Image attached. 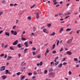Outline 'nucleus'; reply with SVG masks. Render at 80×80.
<instances>
[{
    "mask_svg": "<svg viewBox=\"0 0 80 80\" xmlns=\"http://www.w3.org/2000/svg\"><path fill=\"white\" fill-rule=\"evenodd\" d=\"M63 48H61V50H60V52H62V51H63Z\"/></svg>",
    "mask_w": 80,
    "mask_h": 80,
    "instance_id": "nucleus-42",
    "label": "nucleus"
},
{
    "mask_svg": "<svg viewBox=\"0 0 80 80\" xmlns=\"http://www.w3.org/2000/svg\"><path fill=\"white\" fill-rule=\"evenodd\" d=\"M32 49L33 51L36 50V48H35V47H33V48H32Z\"/></svg>",
    "mask_w": 80,
    "mask_h": 80,
    "instance_id": "nucleus-28",
    "label": "nucleus"
},
{
    "mask_svg": "<svg viewBox=\"0 0 80 80\" xmlns=\"http://www.w3.org/2000/svg\"><path fill=\"white\" fill-rule=\"evenodd\" d=\"M11 33L12 35H17V31L13 30H11Z\"/></svg>",
    "mask_w": 80,
    "mask_h": 80,
    "instance_id": "nucleus-1",
    "label": "nucleus"
},
{
    "mask_svg": "<svg viewBox=\"0 0 80 80\" xmlns=\"http://www.w3.org/2000/svg\"><path fill=\"white\" fill-rule=\"evenodd\" d=\"M42 64H43V62L42 61L40 62V64H39L40 66H42Z\"/></svg>",
    "mask_w": 80,
    "mask_h": 80,
    "instance_id": "nucleus-30",
    "label": "nucleus"
},
{
    "mask_svg": "<svg viewBox=\"0 0 80 80\" xmlns=\"http://www.w3.org/2000/svg\"><path fill=\"white\" fill-rule=\"evenodd\" d=\"M18 58H20V57H21V54L20 53L18 54Z\"/></svg>",
    "mask_w": 80,
    "mask_h": 80,
    "instance_id": "nucleus-47",
    "label": "nucleus"
},
{
    "mask_svg": "<svg viewBox=\"0 0 80 80\" xmlns=\"http://www.w3.org/2000/svg\"><path fill=\"white\" fill-rule=\"evenodd\" d=\"M22 40H23V41H25L27 40L26 38H24L23 37L22 38H21Z\"/></svg>",
    "mask_w": 80,
    "mask_h": 80,
    "instance_id": "nucleus-13",
    "label": "nucleus"
},
{
    "mask_svg": "<svg viewBox=\"0 0 80 80\" xmlns=\"http://www.w3.org/2000/svg\"><path fill=\"white\" fill-rule=\"evenodd\" d=\"M56 52H56V51H54L52 52V53H53L54 54H55V53H56Z\"/></svg>",
    "mask_w": 80,
    "mask_h": 80,
    "instance_id": "nucleus-41",
    "label": "nucleus"
},
{
    "mask_svg": "<svg viewBox=\"0 0 80 80\" xmlns=\"http://www.w3.org/2000/svg\"><path fill=\"white\" fill-rule=\"evenodd\" d=\"M12 58V57H11V56H8V58H7V60H10V58Z\"/></svg>",
    "mask_w": 80,
    "mask_h": 80,
    "instance_id": "nucleus-12",
    "label": "nucleus"
},
{
    "mask_svg": "<svg viewBox=\"0 0 80 80\" xmlns=\"http://www.w3.org/2000/svg\"><path fill=\"white\" fill-rule=\"evenodd\" d=\"M13 5H14V4H12V3H11L10 4V6H13Z\"/></svg>",
    "mask_w": 80,
    "mask_h": 80,
    "instance_id": "nucleus-59",
    "label": "nucleus"
},
{
    "mask_svg": "<svg viewBox=\"0 0 80 80\" xmlns=\"http://www.w3.org/2000/svg\"><path fill=\"white\" fill-rule=\"evenodd\" d=\"M71 30V29H69V28L66 29V31H70Z\"/></svg>",
    "mask_w": 80,
    "mask_h": 80,
    "instance_id": "nucleus-46",
    "label": "nucleus"
},
{
    "mask_svg": "<svg viewBox=\"0 0 80 80\" xmlns=\"http://www.w3.org/2000/svg\"><path fill=\"white\" fill-rule=\"evenodd\" d=\"M5 68L6 67L5 66H2L0 69V72L4 71L5 70Z\"/></svg>",
    "mask_w": 80,
    "mask_h": 80,
    "instance_id": "nucleus-2",
    "label": "nucleus"
},
{
    "mask_svg": "<svg viewBox=\"0 0 80 80\" xmlns=\"http://www.w3.org/2000/svg\"><path fill=\"white\" fill-rule=\"evenodd\" d=\"M46 31H47V29H46L44 28L43 29V32L44 33L46 32Z\"/></svg>",
    "mask_w": 80,
    "mask_h": 80,
    "instance_id": "nucleus-36",
    "label": "nucleus"
},
{
    "mask_svg": "<svg viewBox=\"0 0 80 80\" xmlns=\"http://www.w3.org/2000/svg\"><path fill=\"white\" fill-rule=\"evenodd\" d=\"M4 55H5V54H4V53H2V54H1L0 55V57H4Z\"/></svg>",
    "mask_w": 80,
    "mask_h": 80,
    "instance_id": "nucleus-23",
    "label": "nucleus"
},
{
    "mask_svg": "<svg viewBox=\"0 0 80 80\" xmlns=\"http://www.w3.org/2000/svg\"><path fill=\"white\" fill-rule=\"evenodd\" d=\"M58 64V62H55L54 64V65H57Z\"/></svg>",
    "mask_w": 80,
    "mask_h": 80,
    "instance_id": "nucleus-35",
    "label": "nucleus"
},
{
    "mask_svg": "<svg viewBox=\"0 0 80 80\" xmlns=\"http://www.w3.org/2000/svg\"><path fill=\"white\" fill-rule=\"evenodd\" d=\"M9 72V71H8V70H6L5 74H6L7 75V74H8Z\"/></svg>",
    "mask_w": 80,
    "mask_h": 80,
    "instance_id": "nucleus-22",
    "label": "nucleus"
},
{
    "mask_svg": "<svg viewBox=\"0 0 80 80\" xmlns=\"http://www.w3.org/2000/svg\"><path fill=\"white\" fill-rule=\"evenodd\" d=\"M59 43V40H58V42H57V44H56L57 45H58Z\"/></svg>",
    "mask_w": 80,
    "mask_h": 80,
    "instance_id": "nucleus-50",
    "label": "nucleus"
},
{
    "mask_svg": "<svg viewBox=\"0 0 80 80\" xmlns=\"http://www.w3.org/2000/svg\"><path fill=\"white\" fill-rule=\"evenodd\" d=\"M17 5H18V4L17 3H15L14 4V6H17Z\"/></svg>",
    "mask_w": 80,
    "mask_h": 80,
    "instance_id": "nucleus-63",
    "label": "nucleus"
},
{
    "mask_svg": "<svg viewBox=\"0 0 80 80\" xmlns=\"http://www.w3.org/2000/svg\"><path fill=\"white\" fill-rule=\"evenodd\" d=\"M52 65H55V62H51V65L52 66Z\"/></svg>",
    "mask_w": 80,
    "mask_h": 80,
    "instance_id": "nucleus-17",
    "label": "nucleus"
},
{
    "mask_svg": "<svg viewBox=\"0 0 80 80\" xmlns=\"http://www.w3.org/2000/svg\"><path fill=\"white\" fill-rule=\"evenodd\" d=\"M51 24H48L47 26L48 27H51Z\"/></svg>",
    "mask_w": 80,
    "mask_h": 80,
    "instance_id": "nucleus-29",
    "label": "nucleus"
},
{
    "mask_svg": "<svg viewBox=\"0 0 80 80\" xmlns=\"http://www.w3.org/2000/svg\"><path fill=\"white\" fill-rule=\"evenodd\" d=\"M53 70L52 68H50L48 69V72H53Z\"/></svg>",
    "mask_w": 80,
    "mask_h": 80,
    "instance_id": "nucleus-9",
    "label": "nucleus"
},
{
    "mask_svg": "<svg viewBox=\"0 0 80 80\" xmlns=\"http://www.w3.org/2000/svg\"><path fill=\"white\" fill-rule=\"evenodd\" d=\"M28 20H31V17L30 16H29L28 18Z\"/></svg>",
    "mask_w": 80,
    "mask_h": 80,
    "instance_id": "nucleus-45",
    "label": "nucleus"
},
{
    "mask_svg": "<svg viewBox=\"0 0 80 80\" xmlns=\"http://www.w3.org/2000/svg\"><path fill=\"white\" fill-rule=\"evenodd\" d=\"M74 60L75 62H77L78 61V59L75 58H74Z\"/></svg>",
    "mask_w": 80,
    "mask_h": 80,
    "instance_id": "nucleus-24",
    "label": "nucleus"
},
{
    "mask_svg": "<svg viewBox=\"0 0 80 80\" xmlns=\"http://www.w3.org/2000/svg\"><path fill=\"white\" fill-rule=\"evenodd\" d=\"M68 74L69 75H72V72L71 71H69Z\"/></svg>",
    "mask_w": 80,
    "mask_h": 80,
    "instance_id": "nucleus-33",
    "label": "nucleus"
},
{
    "mask_svg": "<svg viewBox=\"0 0 80 80\" xmlns=\"http://www.w3.org/2000/svg\"><path fill=\"white\" fill-rule=\"evenodd\" d=\"M58 14H56V15H55V16H54V17H58Z\"/></svg>",
    "mask_w": 80,
    "mask_h": 80,
    "instance_id": "nucleus-61",
    "label": "nucleus"
},
{
    "mask_svg": "<svg viewBox=\"0 0 80 80\" xmlns=\"http://www.w3.org/2000/svg\"><path fill=\"white\" fill-rule=\"evenodd\" d=\"M59 6H60V5H59V4H57L56 5V7H59Z\"/></svg>",
    "mask_w": 80,
    "mask_h": 80,
    "instance_id": "nucleus-55",
    "label": "nucleus"
},
{
    "mask_svg": "<svg viewBox=\"0 0 80 80\" xmlns=\"http://www.w3.org/2000/svg\"><path fill=\"white\" fill-rule=\"evenodd\" d=\"M55 35V32H52V33L51 34V36H54Z\"/></svg>",
    "mask_w": 80,
    "mask_h": 80,
    "instance_id": "nucleus-14",
    "label": "nucleus"
},
{
    "mask_svg": "<svg viewBox=\"0 0 80 80\" xmlns=\"http://www.w3.org/2000/svg\"><path fill=\"white\" fill-rule=\"evenodd\" d=\"M63 28H61L60 29L59 32H63Z\"/></svg>",
    "mask_w": 80,
    "mask_h": 80,
    "instance_id": "nucleus-16",
    "label": "nucleus"
},
{
    "mask_svg": "<svg viewBox=\"0 0 80 80\" xmlns=\"http://www.w3.org/2000/svg\"><path fill=\"white\" fill-rule=\"evenodd\" d=\"M4 57H5V58H7V55L5 54V56H4Z\"/></svg>",
    "mask_w": 80,
    "mask_h": 80,
    "instance_id": "nucleus-51",
    "label": "nucleus"
},
{
    "mask_svg": "<svg viewBox=\"0 0 80 80\" xmlns=\"http://www.w3.org/2000/svg\"><path fill=\"white\" fill-rule=\"evenodd\" d=\"M18 19H17L16 20V23H18Z\"/></svg>",
    "mask_w": 80,
    "mask_h": 80,
    "instance_id": "nucleus-56",
    "label": "nucleus"
},
{
    "mask_svg": "<svg viewBox=\"0 0 80 80\" xmlns=\"http://www.w3.org/2000/svg\"><path fill=\"white\" fill-rule=\"evenodd\" d=\"M17 46L18 48H21V45L20 44V43L18 44L17 45Z\"/></svg>",
    "mask_w": 80,
    "mask_h": 80,
    "instance_id": "nucleus-20",
    "label": "nucleus"
},
{
    "mask_svg": "<svg viewBox=\"0 0 80 80\" xmlns=\"http://www.w3.org/2000/svg\"><path fill=\"white\" fill-rule=\"evenodd\" d=\"M6 2H7L5 0L2 1V3H5Z\"/></svg>",
    "mask_w": 80,
    "mask_h": 80,
    "instance_id": "nucleus-34",
    "label": "nucleus"
},
{
    "mask_svg": "<svg viewBox=\"0 0 80 80\" xmlns=\"http://www.w3.org/2000/svg\"><path fill=\"white\" fill-rule=\"evenodd\" d=\"M3 12H0V16H1L2 15V14L3 13Z\"/></svg>",
    "mask_w": 80,
    "mask_h": 80,
    "instance_id": "nucleus-44",
    "label": "nucleus"
},
{
    "mask_svg": "<svg viewBox=\"0 0 80 80\" xmlns=\"http://www.w3.org/2000/svg\"><path fill=\"white\" fill-rule=\"evenodd\" d=\"M21 73H20V72H19L17 73V75L19 76V75H20Z\"/></svg>",
    "mask_w": 80,
    "mask_h": 80,
    "instance_id": "nucleus-39",
    "label": "nucleus"
},
{
    "mask_svg": "<svg viewBox=\"0 0 80 80\" xmlns=\"http://www.w3.org/2000/svg\"><path fill=\"white\" fill-rule=\"evenodd\" d=\"M3 31L2 30H1L0 31V34H1V33H2V32H3Z\"/></svg>",
    "mask_w": 80,
    "mask_h": 80,
    "instance_id": "nucleus-62",
    "label": "nucleus"
},
{
    "mask_svg": "<svg viewBox=\"0 0 80 80\" xmlns=\"http://www.w3.org/2000/svg\"><path fill=\"white\" fill-rule=\"evenodd\" d=\"M18 43V40H16L13 43V45H17Z\"/></svg>",
    "mask_w": 80,
    "mask_h": 80,
    "instance_id": "nucleus-3",
    "label": "nucleus"
},
{
    "mask_svg": "<svg viewBox=\"0 0 80 80\" xmlns=\"http://www.w3.org/2000/svg\"><path fill=\"white\" fill-rule=\"evenodd\" d=\"M55 47V44H54L53 45V47L52 48V49H54Z\"/></svg>",
    "mask_w": 80,
    "mask_h": 80,
    "instance_id": "nucleus-25",
    "label": "nucleus"
},
{
    "mask_svg": "<svg viewBox=\"0 0 80 80\" xmlns=\"http://www.w3.org/2000/svg\"><path fill=\"white\" fill-rule=\"evenodd\" d=\"M70 14H71V12H68L67 13H66L65 14V15H70Z\"/></svg>",
    "mask_w": 80,
    "mask_h": 80,
    "instance_id": "nucleus-19",
    "label": "nucleus"
},
{
    "mask_svg": "<svg viewBox=\"0 0 80 80\" xmlns=\"http://www.w3.org/2000/svg\"><path fill=\"white\" fill-rule=\"evenodd\" d=\"M58 67L59 68H62V64L60 63L59 65H58Z\"/></svg>",
    "mask_w": 80,
    "mask_h": 80,
    "instance_id": "nucleus-18",
    "label": "nucleus"
},
{
    "mask_svg": "<svg viewBox=\"0 0 80 80\" xmlns=\"http://www.w3.org/2000/svg\"><path fill=\"white\" fill-rule=\"evenodd\" d=\"M67 53L68 55H72V52L69 51L67 52Z\"/></svg>",
    "mask_w": 80,
    "mask_h": 80,
    "instance_id": "nucleus-10",
    "label": "nucleus"
},
{
    "mask_svg": "<svg viewBox=\"0 0 80 80\" xmlns=\"http://www.w3.org/2000/svg\"><path fill=\"white\" fill-rule=\"evenodd\" d=\"M76 67L77 68H78V67H79V65L78 64L76 65Z\"/></svg>",
    "mask_w": 80,
    "mask_h": 80,
    "instance_id": "nucleus-49",
    "label": "nucleus"
},
{
    "mask_svg": "<svg viewBox=\"0 0 80 80\" xmlns=\"http://www.w3.org/2000/svg\"><path fill=\"white\" fill-rule=\"evenodd\" d=\"M33 28V32H35V31H36V30H37V28H35V27H34Z\"/></svg>",
    "mask_w": 80,
    "mask_h": 80,
    "instance_id": "nucleus-21",
    "label": "nucleus"
},
{
    "mask_svg": "<svg viewBox=\"0 0 80 80\" xmlns=\"http://www.w3.org/2000/svg\"><path fill=\"white\" fill-rule=\"evenodd\" d=\"M72 39H70V40H68L67 42V43L68 44H70L72 42Z\"/></svg>",
    "mask_w": 80,
    "mask_h": 80,
    "instance_id": "nucleus-4",
    "label": "nucleus"
},
{
    "mask_svg": "<svg viewBox=\"0 0 80 80\" xmlns=\"http://www.w3.org/2000/svg\"><path fill=\"white\" fill-rule=\"evenodd\" d=\"M1 46L3 48V47H4V46H5V44L4 43H2L1 44Z\"/></svg>",
    "mask_w": 80,
    "mask_h": 80,
    "instance_id": "nucleus-27",
    "label": "nucleus"
},
{
    "mask_svg": "<svg viewBox=\"0 0 80 80\" xmlns=\"http://www.w3.org/2000/svg\"><path fill=\"white\" fill-rule=\"evenodd\" d=\"M28 48H26L24 49V53H25L27 51H28Z\"/></svg>",
    "mask_w": 80,
    "mask_h": 80,
    "instance_id": "nucleus-15",
    "label": "nucleus"
},
{
    "mask_svg": "<svg viewBox=\"0 0 80 80\" xmlns=\"http://www.w3.org/2000/svg\"><path fill=\"white\" fill-rule=\"evenodd\" d=\"M15 28H16V26H13V29H15Z\"/></svg>",
    "mask_w": 80,
    "mask_h": 80,
    "instance_id": "nucleus-52",
    "label": "nucleus"
},
{
    "mask_svg": "<svg viewBox=\"0 0 80 80\" xmlns=\"http://www.w3.org/2000/svg\"><path fill=\"white\" fill-rule=\"evenodd\" d=\"M29 43H30V44H32V42L31 41H29Z\"/></svg>",
    "mask_w": 80,
    "mask_h": 80,
    "instance_id": "nucleus-53",
    "label": "nucleus"
},
{
    "mask_svg": "<svg viewBox=\"0 0 80 80\" xmlns=\"http://www.w3.org/2000/svg\"><path fill=\"white\" fill-rule=\"evenodd\" d=\"M3 80H4V79H6V78H7V76H6L4 75L3 76H1Z\"/></svg>",
    "mask_w": 80,
    "mask_h": 80,
    "instance_id": "nucleus-5",
    "label": "nucleus"
},
{
    "mask_svg": "<svg viewBox=\"0 0 80 80\" xmlns=\"http://www.w3.org/2000/svg\"><path fill=\"white\" fill-rule=\"evenodd\" d=\"M77 14H78V12H77L75 13H74L73 15H76Z\"/></svg>",
    "mask_w": 80,
    "mask_h": 80,
    "instance_id": "nucleus-60",
    "label": "nucleus"
},
{
    "mask_svg": "<svg viewBox=\"0 0 80 80\" xmlns=\"http://www.w3.org/2000/svg\"><path fill=\"white\" fill-rule=\"evenodd\" d=\"M49 50H48V48H47V49H46V53H48V52H49Z\"/></svg>",
    "mask_w": 80,
    "mask_h": 80,
    "instance_id": "nucleus-31",
    "label": "nucleus"
},
{
    "mask_svg": "<svg viewBox=\"0 0 80 80\" xmlns=\"http://www.w3.org/2000/svg\"><path fill=\"white\" fill-rule=\"evenodd\" d=\"M67 62H64L63 63L62 65H67Z\"/></svg>",
    "mask_w": 80,
    "mask_h": 80,
    "instance_id": "nucleus-38",
    "label": "nucleus"
},
{
    "mask_svg": "<svg viewBox=\"0 0 80 80\" xmlns=\"http://www.w3.org/2000/svg\"><path fill=\"white\" fill-rule=\"evenodd\" d=\"M7 47H8V45H6L5 46H4V48H6Z\"/></svg>",
    "mask_w": 80,
    "mask_h": 80,
    "instance_id": "nucleus-43",
    "label": "nucleus"
},
{
    "mask_svg": "<svg viewBox=\"0 0 80 80\" xmlns=\"http://www.w3.org/2000/svg\"><path fill=\"white\" fill-rule=\"evenodd\" d=\"M53 2L54 3V5H55L57 4V2L56 1V0H53Z\"/></svg>",
    "mask_w": 80,
    "mask_h": 80,
    "instance_id": "nucleus-7",
    "label": "nucleus"
},
{
    "mask_svg": "<svg viewBox=\"0 0 80 80\" xmlns=\"http://www.w3.org/2000/svg\"><path fill=\"white\" fill-rule=\"evenodd\" d=\"M79 31H80V30H78L77 31V33L78 34V33H79Z\"/></svg>",
    "mask_w": 80,
    "mask_h": 80,
    "instance_id": "nucleus-57",
    "label": "nucleus"
},
{
    "mask_svg": "<svg viewBox=\"0 0 80 80\" xmlns=\"http://www.w3.org/2000/svg\"><path fill=\"white\" fill-rule=\"evenodd\" d=\"M24 45L26 47H28V42H24Z\"/></svg>",
    "mask_w": 80,
    "mask_h": 80,
    "instance_id": "nucleus-11",
    "label": "nucleus"
},
{
    "mask_svg": "<svg viewBox=\"0 0 80 80\" xmlns=\"http://www.w3.org/2000/svg\"><path fill=\"white\" fill-rule=\"evenodd\" d=\"M25 76H23L22 77V78H21V80H23V79L24 78H25Z\"/></svg>",
    "mask_w": 80,
    "mask_h": 80,
    "instance_id": "nucleus-40",
    "label": "nucleus"
},
{
    "mask_svg": "<svg viewBox=\"0 0 80 80\" xmlns=\"http://www.w3.org/2000/svg\"><path fill=\"white\" fill-rule=\"evenodd\" d=\"M28 75H29V76H31V75H32V73L29 72V73H28Z\"/></svg>",
    "mask_w": 80,
    "mask_h": 80,
    "instance_id": "nucleus-26",
    "label": "nucleus"
},
{
    "mask_svg": "<svg viewBox=\"0 0 80 80\" xmlns=\"http://www.w3.org/2000/svg\"><path fill=\"white\" fill-rule=\"evenodd\" d=\"M33 74L34 75H37V72H34Z\"/></svg>",
    "mask_w": 80,
    "mask_h": 80,
    "instance_id": "nucleus-58",
    "label": "nucleus"
},
{
    "mask_svg": "<svg viewBox=\"0 0 80 80\" xmlns=\"http://www.w3.org/2000/svg\"><path fill=\"white\" fill-rule=\"evenodd\" d=\"M40 57H41L40 56L38 55V57H37V58H40Z\"/></svg>",
    "mask_w": 80,
    "mask_h": 80,
    "instance_id": "nucleus-54",
    "label": "nucleus"
},
{
    "mask_svg": "<svg viewBox=\"0 0 80 80\" xmlns=\"http://www.w3.org/2000/svg\"><path fill=\"white\" fill-rule=\"evenodd\" d=\"M60 21H63V18H61L60 19Z\"/></svg>",
    "mask_w": 80,
    "mask_h": 80,
    "instance_id": "nucleus-64",
    "label": "nucleus"
},
{
    "mask_svg": "<svg viewBox=\"0 0 80 80\" xmlns=\"http://www.w3.org/2000/svg\"><path fill=\"white\" fill-rule=\"evenodd\" d=\"M48 72V71L47 70H45L44 72V74H46L47 73V72Z\"/></svg>",
    "mask_w": 80,
    "mask_h": 80,
    "instance_id": "nucleus-37",
    "label": "nucleus"
},
{
    "mask_svg": "<svg viewBox=\"0 0 80 80\" xmlns=\"http://www.w3.org/2000/svg\"><path fill=\"white\" fill-rule=\"evenodd\" d=\"M32 53L33 55H36V53H35L34 52H32Z\"/></svg>",
    "mask_w": 80,
    "mask_h": 80,
    "instance_id": "nucleus-48",
    "label": "nucleus"
},
{
    "mask_svg": "<svg viewBox=\"0 0 80 80\" xmlns=\"http://www.w3.org/2000/svg\"><path fill=\"white\" fill-rule=\"evenodd\" d=\"M5 35H6L7 36H10V32H5Z\"/></svg>",
    "mask_w": 80,
    "mask_h": 80,
    "instance_id": "nucleus-6",
    "label": "nucleus"
},
{
    "mask_svg": "<svg viewBox=\"0 0 80 80\" xmlns=\"http://www.w3.org/2000/svg\"><path fill=\"white\" fill-rule=\"evenodd\" d=\"M10 50H14L13 48L11 47H10Z\"/></svg>",
    "mask_w": 80,
    "mask_h": 80,
    "instance_id": "nucleus-32",
    "label": "nucleus"
},
{
    "mask_svg": "<svg viewBox=\"0 0 80 80\" xmlns=\"http://www.w3.org/2000/svg\"><path fill=\"white\" fill-rule=\"evenodd\" d=\"M36 18H39V13L37 12L36 13Z\"/></svg>",
    "mask_w": 80,
    "mask_h": 80,
    "instance_id": "nucleus-8",
    "label": "nucleus"
}]
</instances>
